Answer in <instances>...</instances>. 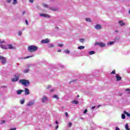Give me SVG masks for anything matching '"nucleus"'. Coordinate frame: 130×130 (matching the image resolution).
I'll return each mask as SVG.
<instances>
[{
	"label": "nucleus",
	"instance_id": "c03bdc74",
	"mask_svg": "<svg viewBox=\"0 0 130 130\" xmlns=\"http://www.w3.org/2000/svg\"><path fill=\"white\" fill-rule=\"evenodd\" d=\"M72 123H69V127H71V126H72Z\"/></svg>",
	"mask_w": 130,
	"mask_h": 130
},
{
	"label": "nucleus",
	"instance_id": "c85d7f7f",
	"mask_svg": "<svg viewBox=\"0 0 130 130\" xmlns=\"http://www.w3.org/2000/svg\"><path fill=\"white\" fill-rule=\"evenodd\" d=\"M64 52H66V53H67V54H69V53H70V51H69V50H66L64 51Z\"/></svg>",
	"mask_w": 130,
	"mask_h": 130
},
{
	"label": "nucleus",
	"instance_id": "5fc2aeb1",
	"mask_svg": "<svg viewBox=\"0 0 130 130\" xmlns=\"http://www.w3.org/2000/svg\"><path fill=\"white\" fill-rule=\"evenodd\" d=\"M58 128V125H57L56 126V129H57Z\"/></svg>",
	"mask_w": 130,
	"mask_h": 130
},
{
	"label": "nucleus",
	"instance_id": "a878e982",
	"mask_svg": "<svg viewBox=\"0 0 130 130\" xmlns=\"http://www.w3.org/2000/svg\"><path fill=\"white\" fill-rule=\"evenodd\" d=\"M121 116H122V119H125V115L124 114H122Z\"/></svg>",
	"mask_w": 130,
	"mask_h": 130
},
{
	"label": "nucleus",
	"instance_id": "a211bd4d",
	"mask_svg": "<svg viewBox=\"0 0 130 130\" xmlns=\"http://www.w3.org/2000/svg\"><path fill=\"white\" fill-rule=\"evenodd\" d=\"M53 47H54V45H53V44H49L48 45V48H53Z\"/></svg>",
	"mask_w": 130,
	"mask_h": 130
},
{
	"label": "nucleus",
	"instance_id": "5701e85b",
	"mask_svg": "<svg viewBox=\"0 0 130 130\" xmlns=\"http://www.w3.org/2000/svg\"><path fill=\"white\" fill-rule=\"evenodd\" d=\"M30 57H33V55L26 56L25 57L23 58V59H27V58H30Z\"/></svg>",
	"mask_w": 130,
	"mask_h": 130
},
{
	"label": "nucleus",
	"instance_id": "ddd939ff",
	"mask_svg": "<svg viewBox=\"0 0 130 130\" xmlns=\"http://www.w3.org/2000/svg\"><path fill=\"white\" fill-rule=\"evenodd\" d=\"M27 105V106H32V105H34V101L29 102Z\"/></svg>",
	"mask_w": 130,
	"mask_h": 130
},
{
	"label": "nucleus",
	"instance_id": "f3484780",
	"mask_svg": "<svg viewBox=\"0 0 130 130\" xmlns=\"http://www.w3.org/2000/svg\"><path fill=\"white\" fill-rule=\"evenodd\" d=\"M72 103L73 104H79V102L77 100L72 101Z\"/></svg>",
	"mask_w": 130,
	"mask_h": 130
},
{
	"label": "nucleus",
	"instance_id": "20e7f679",
	"mask_svg": "<svg viewBox=\"0 0 130 130\" xmlns=\"http://www.w3.org/2000/svg\"><path fill=\"white\" fill-rule=\"evenodd\" d=\"M94 45H99V46H100V47H105L106 46L105 43L102 42H95Z\"/></svg>",
	"mask_w": 130,
	"mask_h": 130
},
{
	"label": "nucleus",
	"instance_id": "c9c22d12",
	"mask_svg": "<svg viewBox=\"0 0 130 130\" xmlns=\"http://www.w3.org/2000/svg\"><path fill=\"white\" fill-rule=\"evenodd\" d=\"M6 123L5 120L1 121V124H3V123Z\"/></svg>",
	"mask_w": 130,
	"mask_h": 130
},
{
	"label": "nucleus",
	"instance_id": "6ab92c4d",
	"mask_svg": "<svg viewBox=\"0 0 130 130\" xmlns=\"http://www.w3.org/2000/svg\"><path fill=\"white\" fill-rule=\"evenodd\" d=\"M1 48H3V49H8V47H7V46L1 45Z\"/></svg>",
	"mask_w": 130,
	"mask_h": 130
},
{
	"label": "nucleus",
	"instance_id": "8fccbe9b",
	"mask_svg": "<svg viewBox=\"0 0 130 130\" xmlns=\"http://www.w3.org/2000/svg\"><path fill=\"white\" fill-rule=\"evenodd\" d=\"M25 11H23L22 15H25Z\"/></svg>",
	"mask_w": 130,
	"mask_h": 130
},
{
	"label": "nucleus",
	"instance_id": "4c0bfd02",
	"mask_svg": "<svg viewBox=\"0 0 130 130\" xmlns=\"http://www.w3.org/2000/svg\"><path fill=\"white\" fill-rule=\"evenodd\" d=\"M80 42H81V43H83L84 42V39H81L80 40Z\"/></svg>",
	"mask_w": 130,
	"mask_h": 130
},
{
	"label": "nucleus",
	"instance_id": "79ce46f5",
	"mask_svg": "<svg viewBox=\"0 0 130 130\" xmlns=\"http://www.w3.org/2000/svg\"><path fill=\"white\" fill-rule=\"evenodd\" d=\"M1 88H4V89L7 88V86H1Z\"/></svg>",
	"mask_w": 130,
	"mask_h": 130
},
{
	"label": "nucleus",
	"instance_id": "473e14b6",
	"mask_svg": "<svg viewBox=\"0 0 130 130\" xmlns=\"http://www.w3.org/2000/svg\"><path fill=\"white\" fill-rule=\"evenodd\" d=\"M86 21L87 22H91V19H90V18H86Z\"/></svg>",
	"mask_w": 130,
	"mask_h": 130
},
{
	"label": "nucleus",
	"instance_id": "49530a36",
	"mask_svg": "<svg viewBox=\"0 0 130 130\" xmlns=\"http://www.w3.org/2000/svg\"><path fill=\"white\" fill-rule=\"evenodd\" d=\"M115 130H120L119 127H116Z\"/></svg>",
	"mask_w": 130,
	"mask_h": 130
},
{
	"label": "nucleus",
	"instance_id": "72a5a7b5",
	"mask_svg": "<svg viewBox=\"0 0 130 130\" xmlns=\"http://www.w3.org/2000/svg\"><path fill=\"white\" fill-rule=\"evenodd\" d=\"M58 46L59 47H62V46H63V44H59L58 45Z\"/></svg>",
	"mask_w": 130,
	"mask_h": 130
},
{
	"label": "nucleus",
	"instance_id": "0eeeda50",
	"mask_svg": "<svg viewBox=\"0 0 130 130\" xmlns=\"http://www.w3.org/2000/svg\"><path fill=\"white\" fill-rule=\"evenodd\" d=\"M119 25L121 27H122L125 25V23H124L123 21L120 20V21H119Z\"/></svg>",
	"mask_w": 130,
	"mask_h": 130
},
{
	"label": "nucleus",
	"instance_id": "f704fd0d",
	"mask_svg": "<svg viewBox=\"0 0 130 130\" xmlns=\"http://www.w3.org/2000/svg\"><path fill=\"white\" fill-rule=\"evenodd\" d=\"M65 116H66V117H69V113H68V112L65 113Z\"/></svg>",
	"mask_w": 130,
	"mask_h": 130
},
{
	"label": "nucleus",
	"instance_id": "de8ad7c7",
	"mask_svg": "<svg viewBox=\"0 0 130 130\" xmlns=\"http://www.w3.org/2000/svg\"><path fill=\"white\" fill-rule=\"evenodd\" d=\"M33 2H34V0H29V2L31 3L32 4Z\"/></svg>",
	"mask_w": 130,
	"mask_h": 130
},
{
	"label": "nucleus",
	"instance_id": "052dcab7",
	"mask_svg": "<svg viewBox=\"0 0 130 130\" xmlns=\"http://www.w3.org/2000/svg\"><path fill=\"white\" fill-rule=\"evenodd\" d=\"M100 106H101V105H99L98 107H100Z\"/></svg>",
	"mask_w": 130,
	"mask_h": 130
},
{
	"label": "nucleus",
	"instance_id": "412c9836",
	"mask_svg": "<svg viewBox=\"0 0 130 130\" xmlns=\"http://www.w3.org/2000/svg\"><path fill=\"white\" fill-rule=\"evenodd\" d=\"M124 114H126V115L127 116H128V117H129V116H130V114L128 113H127V112L124 111Z\"/></svg>",
	"mask_w": 130,
	"mask_h": 130
},
{
	"label": "nucleus",
	"instance_id": "f257e3e1",
	"mask_svg": "<svg viewBox=\"0 0 130 130\" xmlns=\"http://www.w3.org/2000/svg\"><path fill=\"white\" fill-rule=\"evenodd\" d=\"M38 47L35 45H30L27 47V50L29 52H35L37 51Z\"/></svg>",
	"mask_w": 130,
	"mask_h": 130
},
{
	"label": "nucleus",
	"instance_id": "9d476101",
	"mask_svg": "<svg viewBox=\"0 0 130 130\" xmlns=\"http://www.w3.org/2000/svg\"><path fill=\"white\" fill-rule=\"evenodd\" d=\"M116 79L117 81H120L121 80V77H120L118 74H117L116 75Z\"/></svg>",
	"mask_w": 130,
	"mask_h": 130
},
{
	"label": "nucleus",
	"instance_id": "13d9d810",
	"mask_svg": "<svg viewBox=\"0 0 130 130\" xmlns=\"http://www.w3.org/2000/svg\"><path fill=\"white\" fill-rule=\"evenodd\" d=\"M80 97V95H77V98H79Z\"/></svg>",
	"mask_w": 130,
	"mask_h": 130
},
{
	"label": "nucleus",
	"instance_id": "603ef678",
	"mask_svg": "<svg viewBox=\"0 0 130 130\" xmlns=\"http://www.w3.org/2000/svg\"><path fill=\"white\" fill-rule=\"evenodd\" d=\"M61 52V50H57V52Z\"/></svg>",
	"mask_w": 130,
	"mask_h": 130
},
{
	"label": "nucleus",
	"instance_id": "2f4dec72",
	"mask_svg": "<svg viewBox=\"0 0 130 130\" xmlns=\"http://www.w3.org/2000/svg\"><path fill=\"white\" fill-rule=\"evenodd\" d=\"M111 75H115V70L113 71L111 73Z\"/></svg>",
	"mask_w": 130,
	"mask_h": 130
},
{
	"label": "nucleus",
	"instance_id": "6e6552de",
	"mask_svg": "<svg viewBox=\"0 0 130 130\" xmlns=\"http://www.w3.org/2000/svg\"><path fill=\"white\" fill-rule=\"evenodd\" d=\"M41 43H49V40L48 39L43 40L41 41Z\"/></svg>",
	"mask_w": 130,
	"mask_h": 130
},
{
	"label": "nucleus",
	"instance_id": "7c9ffc66",
	"mask_svg": "<svg viewBox=\"0 0 130 130\" xmlns=\"http://www.w3.org/2000/svg\"><path fill=\"white\" fill-rule=\"evenodd\" d=\"M17 3V0H13V5H16Z\"/></svg>",
	"mask_w": 130,
	"mask_h": 130
},
{
	"label": "nucleus",
	"instance_id": "37998d69",
	"mask_svg": "<svg viewBox=\"0 0 130 130\" xmlns=\"http://www.w3.org/2000/svg\"><path fill=\"white\" fill-rule=\"evenodd\" d=\"M50 88H51V86L50 85H48V86L47 87V89H49Z\"/></svg>",
	"mask_w": 130,
	"mask_h": 130
},
{
	"label": "nucleus",
	"instance_id": "393cba45",
	"mask_svg": "<svg viewBox=\"0 0 130 130\" xmlns=\"http://www.w3.org/2000/svg\"><path fill=\"white\" fill-rule=\"evenodd\" d=\"M53 98H56V99L57 100L59 99V98H58V96H57L56 94L54 95Z\"/></svg>",
	"mask_w": 130,
	"mask_h": 130
},
{
	"label": "nucleus",
	"instance_id": "58836bf2",
	"mask_svg": "<svg viewBox=\"0 0 130 130\" xmlns=\"http://www.w3.org/2000/svg\"><path fill=\"white\" fill-rule=\"evenodd\" d=\"M11 2H12V0H7V2L8 4H10V3H11Z\"/></svg>",
	"mask_w": 130,
	"mask_h": 130
},
{
	"label": "nucleus",
	"instance_id": "680f3d73",
	"mask_svg": "<svg viewBox=\"0 0 130 130\" xmlns=\"http://www.w3.org/2000/svg\"><path fill=\"white\" fill-rule=\"evenodd\" d=\"M129 14H130V10H129Z\"/></svg>",
	"mask_w": 130,
	"mask_h": 130
},
{
	"label": "nucleus",
	"instance_id": "a18cd8bd",
	"mask_svg": "<svg viewBox=\"0 0 130 130\" xmlns=\"http://www.w3.org/2000/svg\"><path fill=\"white\" fill-rule=\"evenodd\" d=\"M125 91H126V92L130 91V89L129 88H127V89H125Z\"/></svg>",
	"mask_w": 130,
	"mask_h": 130
},
{
	"label": "nucleus",
	"instance_id": "a19ab883",
	"mask_svg": "<svg viewBox=\"0 0 130 130\" xmlns=\"http://www.w3.org/2000/svg\"><path fill=\"white\" fill-rule=\"evenodd\" d=\"M87 111H88V110H87V109H86L84 112H83V113H87Z\"/></svg>",
	"mask_w": 130,
	"mask_h": 130
},
{
	"label": "nucleus",
	"instance_id": "3c124183",
	"mask_svg": "<svg viewBox=\"0 0 130 130\" xmlns=\"http://www.w3.org/2000/svg\"><path fill=\"white\" fill-rule=\"evenodd\" d=\"M55 29H57V30H58V29H59V27L58 26H56Z\"/></svg>",
	"mask_w": 130,
	"mask_h": 130
},
{
	"label": "nucleus",
	"instance_id": "f8f14e48",
	"mask_svg": "<svg viewBox=\"0 0 130 130\" xmlns=\"http://www.w3.org/2000/svg\"><path fill=\"white\" fill-rule=\"evenodd\" d=\"M42 101L43 103H45V102L47 101V97L46 96H43V99H42Z\"/></svg>",
	"mask_w": 130,
	"mask_h": 130
},
{
	"label": "nucleus",
	"instance_id": "aec40b11",
	"mask_svg": "<svg viewBox=\"0 0 130 130\" xmlns=\"http://www.w3.org/2000/svg\"><path fill=\"white\" fill-rule=\"evenodd\" d=\"M125 129L127 130H130L129 127H128V124L126 123L125 125Z\"/></svg>",
	"mask_w": 130,
	"mask_h": 130
},
{
	"label": "nucleus",
	"instance_id": "dca6fc26",
	"mask_svg": "<svg viewBox=\"0 0 130 130\" xmlns=\"http://www.w3.org/2000/svg\"><path fill=\"white\" fill-rule=\"evenodd\" d=\"M8 47L9 49H14V47L12 45H8Z\"/></svg>",
	"mask_w": 130,
	"mask_h": 130
},
{
	"label": "nucleus",
	"instance_id": "b1692460",
	"mask_svg": "<svg viewBox=\"0 0 130 130\" xmlns=\"http://www.w3.org/2000/svg\"><path fill=\"white\" fill-rule=\"evenodd\" d=\"M89 53L90 55H92V54H95V51H91L89 52Z\"/></svg>",
	"mask_w": 130,
	"mask_h": 130
},
{
	"label": "nucleus",
	"instance_id": "ea45409f",
	"mask_svg": "<svg viewBox=\"0 0 130 130\" xmlns=\"http://www.w3.org/2000/svg\"><path fill=\"white\" fill-rule=\"evenodd\" d=\"M18 35L21 36V35H22V31H19L18 32Z\"/></svg>",
	"mask_w": 130,
	"mask_h": 130
},
{
	"label": "nucleus",
	"instance_id": "2eb2a0df",
	"mask_svg": "<svg viewBox=\"0 0 130 130\" xmlns=\"http://www.w3.org/2000/svg\"><path fill=\"white\" fill-rule=\"evenodd\" d=\"M49 9L51 11H58V9L54 8V7H49Z\"/></svg>",
	"mask_w": 130,
	"mask_h": 130
},
{
	"label": "nucleus",
	"instance_id": "6e6d98bb",
	"mask_svg": "<svg viewBox=\"0 0 130 130\" xmlns=\"http://www.w3.org/2000/svg\"><path fill=\"white\" fill-rule=\"evenodd\" d=\"M55 122H56V124H58V121H56Z\"/></svg>",
	"mask_w": 130,
	"mask_h": 130
},
{
	"label": "nucleus",
	"instance_id": "864d4df0",
	"mask_svg": "<svg viewBox=\"0 0 130 130\" xmlns=\"http://www.w3.org/2000/svg\"><path fill=\"white\" fill-rule=\"evenodd\" d=\"M95 108H96L95 106H93V107H92L91 108H92V109H94Z\"/></svg>",
	"mask_w": 130,
	"mask_h": 130
},
{
	"label": "nucleus",
	"instance_id": "4be33fe9",
	"mask_svg": "<svg viewBox=\"0 0 130 130\" xmlns=\"http://www.w3.org/2000/svg\"><path fill=\"white\" fill-rule=\"evenodd\" d=\"M84 48H85V46H79L78 48V49H80V50L84 49Z\"/></svg>",
	"mask_w": 130,
	"mask_h": 130
},
{
	"label": "nucleus",
	"instance_id": "bf43d9fd",
	"mask_svg": "<svg viewBox=\"0 0 130 130\" xmlns=\"http://www.w3.org/2000/svg\"><path fill=\"white\" fill-rule=\"evenodd\" d=\"M115 32L117 33L118 32V30H116Z\"/></svg>",
	"mask_w": 130,
	"mask_h": 130
},
{
	"label": "nucleus",
	"instance_id": "e433bc0d",
	"mask_svg": "<svg viewBox=\"0 0 130 130\" xmlns=\"http://www.w3.org/2000/svg\"><path fill=\"white\" fill-rule=\"evenodd\" d=\"M43 6L44 7V8H48V5L47 4L43 5Z\"/></svg>",
	"mask_w": 130,
	"mask_h": 130
},
{
	"label": "nucleus",
	"instance_id": "4468645a",
	"mask_svg": "<svg viewBox=\"0 0 130 130\" xmlns=\"http://www.w3.org/2000/svg\"><path fill=\"white\" fill-rule=\"evenodd\" d=\"M22 92H24L23 90H18L17 91V94L18 95H21V94H22Z\"/></svg>",
	"mask_w": 130,
	"mask_h": 130
},
{
	"label": "nucleus",
	"instance_id": "e2e57ef3",
	"mask_svg": "<svg viewBox=\"0 0 130 130\" xmlns=\"http://www.w3.org/2000/svg\"><path fill=\"white\" fill-rule=\"evenodd\" d=\"M0 41H1V39H0Z\"/></svg>",
	"mask_w": 130,
	"mask_h": 130
},
{
	"label": "nucleus",
	"instance_id": "7ed1b4c3",
	"mask_svg": "<svg viewBox=\"0 0 130 130\" xmlns=\"http://www.w3.org/2000/svg\"><path fill=\"white\" fill-rule=\"evenodd\" d=\"M0 60L3 64H5V63H7V58L3 56L0 55Z\"/></svg>",
	"mask_w": 130,
	"mask_h": 130
},
{
	"label": "nucleus",
	"instance_id": "1a4fd4ad",
	"mask_svg": "<svg viewBox=\"0 0 130 130\" xmlns=\"http://www.w3.org/2000/svg\"><path fill=\"white\" fill-rule=\"evenodd\" d=\"M25 95H29L30 94V91L29 90V89L25 88Z\"/></svg>",
	"mask_w": 130,
	"mask_h": 130
},
{
	"label": "nucleus",
	"instance_id": "39448f33",
	"mask_svg": "<svg viewBox=\"0 0 130 130\" xmlns=\"http://www.w3.org/2000/svg\"><path fill=\"white\" fill-rule=\"evenodd\" d=\"M40 16L41 17H44L45 18H50V15L46 14L40 13Z\"/></svg>",
	"mask_w": 130,
	"mask_h": 130
},
{
	"label": "nucleus",
	"instance_id": "9b49d317",
	"mask_svg": "<svg viewBox=\"0 0 130 130\" xmlns=\"http://www.w3.org/2000/svg\"><path fill=\"white\" fill-rule=\"evenodd\" d=\"M17 81H19V76H16L12 79V82H17Z\"/></svg>",
	"mask_w": 130,
	"mask_h": 130
},
{
	"label": "nucleus",
	"instance_id": "cd10ccee",
	"mask_svg": "<svg viewBox=\"0 0 130 130\" xmlns=\"http://www.w3.org/2000/svg\"><path fill=\"white\" fill-rule=\"evenodd\" d=\"M114 43V42H110L107 44V45H111Z\"/></svg>",
	"mask_w": 130,
	"mask_h": 130
},
{
	"label": "nucleus",
	"instance_id": "423d86ee",
	"mask_svg": "<svg viewBox=\"0 0 130 130\" xmlns=\"http://www.w3.org/2000/svg\"><path fill=\"white\" fill-rule=\"evenodd\" d=\"M95 29L96 30H101L102 29V27L100 24H96V26H94Z\"/></svg>",
	"mask_w": 130,
	"mask_h": 130
},
{
	"label": "nucleus",
	"instance_id": "4d7b16f0",
	"mask_svg": "<svg viewBox=\"0 0 130 130\" xmlns=\"http://www.w3.org/2000/svg\"><path fill=\"white\" fill-rule=\"evenodd\" d=\"M53 91H54V89L51 90V92H53Z\"/></svg>",
	"mask_w": 130,
	"mask_h": 130
},
{
	"label": "nucleus",
	"instance_id": "f03ea898",
	"mask_svg": "<svg viewBox=\"0 0 130 130\" xmlns=\"http://www.w3.org/2000/svg\"><path fill=\"white\" fill-rule=\"evenodd\" d=\"M19 83L22 84L24 87H27V86H29L30 85V82L29 80L26 79H21L19 80Z\"/></svg>",
	"mask_w": 130,
	"mask_h": 130
},
{
	"label": "nucleus",
	"instance_id": "c756f323",
	"mask_svg": "<svg viewBox=\"0 0 130 130\" xmlns=\"http://www.w3.org/2000/svg\"><path fill=\"white\" fill-rule=\"evenodd\" d=\"M20 103L21 104H24V103H25V100H22L20 101Z\"/></svg>",
	"mask_w": 130,
	"mask_h": 130
},
{
	"label": "nucleus",
	"instance_id": "bb28decb",
	"mask_svg": "<svg viewBox=\"0 0 130 130\" xmlns=\"http://www.w3.org/2000/svg\"><path fill=\"white\" fill-rule=\"evenodd\" d=\"M24 73H25V74H27V73H29V69H25V70L24 71Z\"/></svg>",
	"mask_w": 130,
	"mask_h": 130
},
{
	"label": "nucleus",
	"instance_id": "09e8293b",
	"mask_svg": "<svg viewBox=\"0 0 130 130\" xmlns=\"http://www.w3.org/2000/svg\"><path fill=\"white\" fill-rule=\"evenodd\" d=\"M25 23L26 25H28V21L27 20H25Z\"/></svg>",
	"mask_w": 130,
	"mask_h": 130
}]
</instances>
